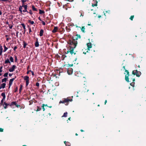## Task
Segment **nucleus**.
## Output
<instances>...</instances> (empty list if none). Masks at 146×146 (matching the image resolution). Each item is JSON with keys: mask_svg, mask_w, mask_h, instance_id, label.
Listing matches in <instances>:
<instances>
[{"mask_svg": "<svg viewBox=\"0 0 146 146\" xmlns=\"http://www.w3.org/2000/svg\"><path fill=\"white\" fill-rule=\"evenodd\" d=\"M68 44L69 45V47L72 48L74 50L77 46L78 42L74 40V37L72 36L68 41Z\"/></svg>", "mask_w": 146, "mask_h": 146, "instance_id": "nucleus-1", "label": "nucleus"}, {"mask_svg": "<svg viewBox=\"0 0 146 146\" xmlns=\"http://www.w3.org/2000/svg\"><path fill=\"white\" fill-rule=\"evenodd\" d=\"M72 100V99H70L68 98H64L62 100L60 101L59 102V104H64L66 105L67 106L69 104L70 101L71 102Z\"/></svg>", "mask_w": 146, "mask_h": 146, "instance_id": "nucleus-2", "label": "nucleus"}, {"mask_svg": "<svg viewBox=\"0 0 146 146\" xmlns=\"http://www.w3.org/2000/svg\"><path fill=\"white\" fill-rule=\"evenodd\" d=\"M132 74L134 75H136L137 77H139L141 74V73L140 71H138L136 70L133 71Z\"/></svg>", "mask_w": 146, "mask_h": 146, "instance_id": "nucleus-3", "label": "nucleus"}, {"mask_svg": "<svg viewBox=\"0 0 146 146\" xmlns=\"http://www.w3.org/2000/svg\"><path fill=\"white\" fill-rule=\"evenodd\" d=\"M74 50L73 48H69V49H68V50H67L66 52H65L66 54H67L69 52L71 54V55H72L73 54H74V55L76 54V52H74Z\"/></svg>", "mask_w": 146, "mask_h": 146, "instance_id": "nucleus-4", "label": "nucleus"}, {"mask_svg": "<svg viewBox=\"0 0 146 146\" xmlns=\"http://www.w3.org/2000/svg\"><path fill=\"white\" fill-rule=\"evenodd\" d=\"M125 72L127 73V74L125 75V80L127 82H129V71L127 70H125Z\"/></svg>", "mask_w": 146, "mask_h": 146, "instance_id": "nucleus-5", "label": "nucleus"}, {"mask_svg": "<svg viewBox=\"0 0 146 146\" xmlns=\"http://www.w3.org/2000/svg\"><path fill=\"white\" fill-rule=\"evenodd\" d=\"M87 46L88 47V50L86 51V52H83V53L84 54H86V52H88V50H90V48L92 47V44L91 42H89L87 44Z\"/></svg>", "mask_w": 146, "mask_h": 146, "instance_id": "nucleus-6", "label": "nucleus"}, {"mask_svg": "<svg viewBox=\"0 0 146 146\" xmlns=\"http://www.w3.org/2000/svg\"><path fill=\"white\" fill-rule=\"evenodd\" d=\"M67 73L69 75H71V74L73 72V70L72 68H67Z\"/></svg>", "mask_w": 146, "mask_h": 146, "instance_id": "nucleus-7", "label": "nucleus"}, {"mask_svg": "<svg viewBox=\"0 0 146 146\" xmlns=\"http://www.w3.org/2000/svg\"><path fill=\"white\" fill-rule=\"evenodd\" d=\"M16 68V66L15 65H13L11 68H10L9 69V71L10 72H13L14 71L15 69Z\"/></svg>", "mask_w": 146, "mask_h": 146, "instance_id": "nucleus-8", "label": "nucleus"}, {"mask_svg": "<svg viewBox=\"0 0 146 146\" xmlns=\"http://www.w3.org/2000/svg\"><path fill=\"white\" fill-rule=\"evenodd\" d=\"M16 78V77H15V78H13L10 80L9 81V85H10V86H11V85H12L13 82V81L15 80V78Z\"/></svg>", "mask_w": 146, "mask_h": 146, "instance_id": "nucleus-9", "label": "nucleus"}, {"mask_svg": "<svg viewBox=\"0 0 146 146\" xmlns=\"http://www.w3.org/2000/svg\"><path fill=\"white\" fill-rule=\"evenodd\" d=\"M89 90L88 89H87L86 87H84L82 89V92H88Z\"/></svg>", "mask_w": 146, "mask_h": 146, "instance_id": "nucleus-10", "label": "nucleus"}, {"mask_svg": "<svg viewBox=\"0 0 146 146\" xmlns=\"http://www.w3.org/2000/svg\"><path fill=\"white\" fill-rule=\"evenodd\" d=\"M73 66V64H66L64 65V67H65V68H68L70 67H72Z\"/></svg>", "mask_w": 146, "mask_h": 146, "instance_id": "nucleus-11", "label": "nucleus"}, {"mask_svg": "<svg viewBox=\"0 0 146 146\" xmlns=\"http://www.w3.org/2000/svg\"><path fill=\"white\" fill-rule=\"evenodd\" d=\"M27 5H25V6H24V9L23 11V12H28V11H27Z\"/></svg>", "mask_w": 146, "mask_h": 146, "instance_id": "nucleus-12", "label": "nucleus"}, {"mask_svg": "<svg viewBox=\"0 0 146 146\" xmlns=\"http://www.w3.org/2000/svg\"><path fill=\"white\" fill-rule=\"evenodd\" d=\"M58 27H54L53 30L52 31V32L53 33H55L57 31V30H58Z\"/></svg>", "mask_w": 146, "mask_h": 146, "instance_id": "nucleus-13", "label": "nucleus"}, {"mask_svg": "<svg viewBox=\"0 0 146 146\" xmlns=\"http://www.w3.org/2000/svg\"><path fill=\"white\" fill-rule=\"evenodd\" d=\"M64 143L65 144L66 146H70V143L68 142H66V141H64Z\"/></svg>", "mask_w": 146, "mask_h": 146, "instance_id": "nucleus-14", "label": "nucleus"}, {"mask_svg": "<svg viewBox=\"0 0 146 146\" xmlns=\"http://www.w3.org/2000/svg\"><path fill=\"white\" fill-rule=\"evenodd\" d=\"M44 31L43 29H41L40 31L39 35L40 36H42L43 35Z\"/></svg>", "mask_w": 146, "mask_h": 146, "instance_id": "nucleus-15", "label": "nucleus"}, {"mask_svg": "<svg viewBox=\"0 0 146 146\" xmlns=\"http://www.w3.org/2000/svg\"><path fill=\"white\" fill-rule=\"evenodd\" d=\"M24 79L26 81L29 80V77L28 76H25L24 77Z\"/></svg>", "mask_w": 146, "mask_h": 146, "instance_id": "nucleus-16", "label": "nucleus"}, {"mask_svg": "<svg viewBox=\"0 0 146 146\" xmlns=\"http://www.w3.org/2000/svg\"><path fill=\"white\" fill-rule=\"evenodd\" d=\"M21 25L22 26L23 28L24 29V34L25 33V32L26 31V28H25V26L24 23H22L21 24Z\"/></svg>", "mask_w": 146, "mask_h": 146, "instance_id": "nucleus-17", "label": "nucleus"}, {"mask_svg": "<svg viewBox=\"0 0 146 146\" xmlns=\"http://www.w3.org/2000/svg\"><path fill=\"white\" fill-rule=\"evenodd\" d=\"M23 47L24 48H25L26 47V46L27 45V44L24 41L23 42Z\"/></svg>", "mask_w": 146, "mask_h": 146, "instance_id": "nucleus-18", "label": "nucleus"}, {"mask_svg": "<svg viewBox=\"0 0 146 146\" xmlns=\"http://www.w3.org/2000/svg\"><path fill=\"white\" fill-rule=\"evenodd\" d=\"M32 8L33 11H37V9L35 8L34 5H32Z\"/></svg>", "mask_w": 146, "mask_h": 146, "instance_id": "nucleus-19", "label": "nucleus"}, {"mask_svg": "<svg viewBox=\"0 0 146 146\" xmlns=\"http://www.w3.org/2000/svg\"><path fill=\"white\" fill-rule=\"evenodd\" d=\"M68 26L69 27H72L73 26H75V25H74V23H68Z\"/></svg>", "mask_w": 146, "mask_h": 146, "instance_id": "nucleus-20", "label": "nucleus"}, {"mask_svg": "<svg viewBox=\"0 0 146 146\" xmlns=\"http://www.w3.org/2000/svg\"><path fill=\"white\" fill-rule=\"evenodd\" d=\"M81 29V30L82 31L83 33H85V28L84 26H82V27L81 28H80Z\"/></svg>", "mask_w": 146, "mask_h": 146, "instance_id": "nucleus-21", "label": "nucleus"}, {"mask_svg": "<svg viewBox=\"0 0 146 146\" xmlns=\"http://www.w3.org/2000/svg\"><path fill=\"white\" fill-rule=\"evenodd\" d=\"M35 46L36 47H38L39 46V44L38 41H36L35 44Z\"/></svg>", "mask_w": 146, "mask_h": 146, "instance_id": "nucleus-22", "label": "nucleus"}, {"mask_svg": "<svg viewBox=\"0 0 146 146\" xmlns=\"http://www.w3.org/2000/svg\"><path fill=\"white\" fill-rule=\"evenodd\" d=\"M22 7H21V6H20L19 8V10L20 12L21 13H22Z\"/></svg>", "mask_w": 146, "mask_h": 146, "instance_id": "nucleus-23", "label": "nucleus"}, {"mask_svg": "<svg viewBox=\"0 0 146 146\" xmlns=\"http://www.w3.org/2000/svg\"><path fill=\"white\" fill-rule=\"evenodd\" d=\"M1 96H3V99H5L6 96L5 95V94L4 93H2L1 94Z\"/></svg>", "mask_w": 146, "mask_h": 146, "instance_id": "nucleus-24", "label": "nucleus"}, {"mask_svg": "<svg viewBox=\"0 0 146 146\" xmlns=\"http://www.w3.org/2000/svg\"><path fill=\"white\" fill-rule=\"evenodd\" d=\"M16 104V102H13L10 103V106H11L14 105H15V104Z\"/></svg>", "mask_w": 146, "mask_h": 146, "instance_id": "nucleus-25", "label": "nucleus"}, {"mask_svg": "<svg viewBox=\"0 0 146 146\" xmlns=\"http://www.w3.org/2000/svg\"><path fill=\"white\" fill-rule=\"evenodd\" d=\"M6 84L5 83H3L2 84H1V86L2 87L3 89H4L5 87Z\"/></svg>", "mask_w": 146, "mask_h": 146, "instance_id": "nucleus-26", "label": "nucleus"}, {"mask_svg": "<svg viewBox=\"0 0 146 146\" xmlns=\"http://www.w3.org/2000/svg\"><path fill=\"white\" fill-rule=\"evenodd\" d=\"M7 80V78H4L2 79L1 80V82H6Z\"/></svg>", "mask_w": 146, "mask_h": 146, "instance_id": "nucleus-27", "label": "nucleus"}, {"mask_svg": "<svg viewBox=\"0 0 146 146\" xmlns=\"http://www.w3.org/2000/svg\"><path fill=\"white\" fill-rule=\"evenodd\" d=\"M39 13L40 14H41L44 13V11H42L40 9L39 10Z\"/></svg>", "mask_w": 146, "mask_h": 146, "instance_id": "nucleus-28", "label": "nucleus"}, {"mask_svg": "<svg viewBox=\"0 0 146 146\" xmlns=\"http://www.w3.org/2000/svg\"><path fill=\"white\" fill-rule=\"evenodd\" d=\"M10 63V62L9 60V59L7 58V60H5V63L7 64V63Z\"/></svg>", "mask_w": 146, "mask_h": 146, "instance_id": "nucleus-29", "label": "nucleus"}, {"mask_svg": "<svg viewBox=\"0 0 146 146\" xmlns=\"http://www.w3.org/2000/svg\"><path fill=\"white\" fill-rule=\"evenodd\" d=\"M66 57H67L64 54H63V55H62V60H64V58Z\"/></svg>", "mask_w": 146, "mask_h": 146, "instance_id": "nucleus-30", "label": "nucleus"}, {"mask_svg": "<svg viewBox=\"0 0 146 146\" xmlns=\"http://www.w3.org/2000/svg\"><path fill=\"white\" fill-rule=\"evenodd\" d=\"M37 109H36V111H40V110H41V108H40L39 107V106H37Z\"/></svg>", "mask_w": 146, "mask_h": 146, "instance_id": "nucleus-31", "label": "nucleus"}, {"mask_svg": "<svg viewBox=\"0 0 146 146\" xmlns=\"http://www.w3.org/2000/svg\"><path fill=\"white\" fill-rule=\"evenodd\" d=\"M22 85H20V87L19 89V91L20 93H21V91L22 90Z\"/></svg>", "mask_w": 146, "mask_h": 146, "instance_id": "nucleus-32", "label": "nucleus"}, {"mask_svg": "<svg viewBox=\"0 0 146 146\" xmlns=\"http://www.w3.org/2000/svg\"><path fill=\"white\" fill-rule=\"evenodd\" d=\"M28 27H29V34L31 35L32 34V31H31V27H29V26H28Z\"/></svg>", "mask_w": 146, "mask_h": 146, "instance_id": "nucleus-33", "label": "nucleus"}, {"mask_svg": "<svg viewBox=\"0 0 146 146\" xmlns=\"http://www.w3.org/2000/svg\"><path fill=\"white\" fill-rule=\"evenodd\" d=\"M80 13H81V15L80 16V17H81V16H84V13L82 11H80Z\"/></svg>", "mask_w": 146, "mask_h": 146, "instance_id": "nucleus-34", "label": "nucleus"}, {"mask_svg": "<svg viewBox=\"0 0 146 146\" xmlns=\"http://www.w3.org/2000/svg\"><path fill=\"white\" fill-rule=\"evenodd\" d=\"M67 116V112H65L64 113L63 115L62 116V117H66Z\"/></svg>", "mask_w": 146, "mask_h": 146, "instance_id": "nucleus-35", "label": "nucleus"}, {"mask_svg": "<svg viewBox=\"0 0 146 146\" xmlns=\"http://www.w3.org/2000/svg\"><path fill=\"white\" fill-rule=\"evenodd\" d=\"M10 60L12 62H13L14 61V59L11 56L10 58Z\"/></svg>", "mask_w": 146, "mask_h": 146, "instance_id": "nucleus-36", "label": "nucleus"}, {"mask_svg": "<svg viewBox=\"0 0 146 146\" xmlns=\"http://www.w3.org/2000/svg\"><path fill=\"white\" fill-rule=\"evenodd\" d=\"M66 30L68 32H69L70 30V28H68L67 26H66Z\"/></svg>", "mask_w": 146, "mask_h": 146, "instance_id": "nucleus-37", "label": "nucleus"}, {"mask_svg": "<svg viewBox=\"0 0 146 146\" xmlns=\"http://www.w3.org/2000/svg\"><path fill=\"white\" fill-rule=\"evenodd\" d=\"M4 49L3 51L4 52H5L8 49V48L5 46V45L4 46Z\"/></svg>", "mask_w": 146, "mask_h": 146, "instance_id": "nucleus-38", "label": "nucleus"}, {"mask_svg": "<svg viewBox=\"0 0 146 146\" xmlns=\"http://www.w3.org/2000/svg\"><path fill=\"white\" fill-rule=\"evenodd\" d=\"M44 106H45V105H44V104H43L42 106V109H43V111H44L45 110V109L44 107Z\"/></svg>", "mask_w": 146, "mask_h": 146, "instance_id": "nucleus-39", "label": "nucleus"}, {"mask_svg": "<svg viewBox=\"0 0 146 146\" xmlns=\"http://www.w3.org/2000/svg\"><path fill=\"white\" fill-rule=\"evenodd\" d=\"M135 82H133L132 83L130 84V85L133 87H134L135 85Z\"/></svg>", "mask_w": 146, "mask_h": 146, "instance_id": "nucleus-40", "label": "nucleus"}, {"mask_svg": "<svg viewBox=\"0 0 146 146\" xmlns=\"http://www.w3.org/2000/svg\"><path fill=\"white\" fill-rule=\"evenodd\" d=\"M76 36L77 37V38H81V36L80 35L77 34Z\"/></svg>", "mask_w": 146, "mask_h": 146, "instance_id": "nucleus-41", "label": "nucleus"}, {"mask_svg": "<svg viewBox=\"0 0 146 146\" xmlns=\"http://www.w3.org/2000/svg\"><path fill=\"white\" fill-rule=\"evenodd\" d=\"M97 3L98 2L96 1V3L94 4H92V6L93 7H94V6H97Z\"/></svg>", "mask_w": 146, "mask_h": 146, "instance_id": "nucleus-42", "label": "nucleus"}, {"mask_svg": "<svg viewBox=\"0 0 146 146\" xmlns=\"http://www.w3.org/2000/svg\"><path fill=\"white\" fill-rule=\"evenodd\" d=\"M4 100H5V99H3V98L2 99V100H1V103H0V104L1 105H3V102Z\"/></svg>", "mask_w": 146, "mask_h": 146, "instance_id": "nucleus-43", "label": "nucleus"}, {"mask_svg": "<svg viewBox=\"0 0 146 146\" xmlns=\"http://www.w3.org/2000/svg\"><path fill=\"white\" fill-rule=\"evenodd\" d=\"M134 18V15H132L131 16L129 19L131 21H132L133 20V18Z\"/></svg>", "mask_w": 146, "mask_h": 146, "instance_id": "nucleus-44", "label": "nucleus"}, {"mask_svg": "<svg viewBox=\"0 0 146 146\" xmlns=\"http://www.w3.org/2000/svg\"><path fill=\"white\" fill-rule=\"evenodd\" d=\"M29 83V80L26 81V86H27Z\"/></svg>", "mask_w": 146, "mask_h": 146, "instance_id": "nucleus-45", "label": "nucleus"}, {"mask_svg": "<svg viewBox=\"0 0 146 146\" xmlns=\"http://www.w3.org/2000/svg\"><path fill=\"white\" fill-rule=\"evenodd\" d=\"M28 0H21V1L22 2V4H24V3L26 2L27 1H28Z\"/></svg>", "mask_w": 146, "mask_h": 146, "instance_id": "nucleus-46", "label": "nucleus"}, {"mask_svg": "<svg viewBox=\"0 0 146 146\" xmlns=\"http://www.w3.org/2000/svg\"><path fill=\"white\" fill-rule=\"evenodd\" d=\"M28 13H29L31 15H32L33 14L32 11L31 10H30L29 12L28 11Z\"/></svg>", "mask_w": 146, "mask_h": 146, "instance_id": "nucleus-47", "label": "nucleus"}, {"mask_svg": "<svg viewBox=\"0 0 146 146\" xmlns=\"http://www.w3.org/2000/svg\"><path fill=\"white\" fill-rule=\"evenodd\" d=\"M4 104L5 105H6L7 106H10V104H7V103H6L5 102H4Z\"/></svg>", "mask_w": 146, "mask_h": 146, "instance_id": "nucleus-48", "label": "nucleus"}, {"mask_svg": "<svg viewBox=\"0 0 146 146\" xmlns=\"http://www.w3.org/2000/svg\"><path fill=\"white\" fill-rule=\"evenodd\" d=\"M8 75V73H5L3 75V76L5 77H7Z\"/></svg>", "mask_w": 146, "mask_h": 146, "instance_id": "nucleus-49", "label": "nucleus"}, {"mask_svg": "<svg viewBox=\"0 0 146 146\" xmlns=\"http://www.w3.org/2000/svg\"><path fill=\"white\" fill-rule=\"evenodd\" d=\"M29 22L32 25H33L34 23L33 21H31V20H29Z\"/></svg>", "mask_w": 146, "mask_h": 146, "instance_id": "nucleus-50", "label": "nucleus"}, {"mask_svg": "<svg viewBox=\"0 0 146 146\" xmlns=\"http://www.w3.org/2000/svg\"><path fill=\"white\" fill-rule=\"evenodd\" d=\"M18 87H16V88H15V90H14V92H17V91H18Z\"/></svg>", "mask_w": 146, "mask_h": 146, "instance_id": "nucleus-51", "label": "nucleus"}, {"mask_svg": "<svg viewBox=\"0 0 146 146\" xmlns=\"http://www.w3.org/2000/svg\"><path fill=\"white\" fill-rule=\"evenodd\" d=\"M15 106H16V107L18 108L19 107H20V106L17 104L16 102V104H15Z\"/></svg>", "mask_w": 146, "mask_h": 146, "instance_id": "nucleus-52", "label": "nucleus"}, {"mask_svg": "<svg viewBox=\"0 0 146 146\" xmlns=\"http://www.w3.org/2000/svg\"><path fill=\"white\" fill-rule=\"evenodd\" d=\"M2 105L4 106V108L5 109L7 108V106L6 105H5L4 104Z\"/></svg>", "mask_w": 146, "mask_h": 146, "instance_id": "nucleus-53", "label": "nucleus"}, {"mask_svg": "<svg viewBox=\"0 0 146 146\" xmlns=\"http://www.w3.org/2000/svg\"><path fill=\"white\" fill-rule=\"evenodd\" d=\"M36 86L37 87H38L39 86V83L38 82H36Z\"/></svg>", "mask_w": 146, "mask_h": 146, "instance_id": "nucleus-54", "label": "nucleus"}, {"mask_svg": "<svg viewBox=\"0 0 146 146\" xmlns=\"http://www.w3.org/2000/svg\"><path fill=\"white\" fill-rule=\"evenodd\" d=\"M42 24L43 25H45L46 24V23H45V22L42 21Z\"/></svg>", "mask_w": 146, "mask_h": 146, "instance_id": "nucleus-55", "label": "nucleus"}, {"mask_svg": "<svg viewBox=\"0 0 146 146\" xmlns=\"http://www.w3.org/2000/svg\"><path fill=\"white\" fill-rule=\"evenodd\" d=\"M3 129L2 128H0V132H3Z\"/></svg>", "mask_w": 146, "mask_h": 146, "instance_id": "nucleus-56", "label": "nucleus"}, {"mask_svg": "<svg viewBox=\"0 0 146 146\" xmlns=\"http://www.w3.org/2000/svg\"><path fill=\"white\" fill-rule=\"evenodd\" d=\"M17 47L16 46H15L13 50L14 51H15L16 49L17 48Z\"/></svg>", "mask_w": 146, "mask_h": 146, "instance_id": "nucleus-57", "label": "nucleus"}, {"mask_svg": "<svg viewBox=\"0 0 146 146\" xmlns=\"http://www.w3.org/2000/svg\"><path fill=\"white\" fill-rule=\"evenodd\" d=\"M9 0H0V1H2L3 2H7L9 1Z\"/></svg>", "mask_w": 146, "mask_h": 146, "instance_id": "nucleus-58", "label": "nucleus"}, {"mask_svg": "<svg viewBox=\"0 0 146 146\" xmlns=\"http://www.w3.org/2000/svg\"><path fill=\"white\" fill-rule=\"evenodd\" d=\"M3 67L1 66L0 68V73L1 72H2V68Z\"/></svg>", "mask_w": 146, "mask_h": 146, "instance_id": "nucleus-59", "label": "nucleus"}, {"mask_svg": "<svg viewBox=\"0 0 146 146\" xmlns=\"http://www.w3.org/2000/svg\"><path fill=\"white\" fill-rule=\"evenodd\" d=\"M78 39V38H77V37L76 36V37H74V40H75V41H77V40Z\"/></svg>", "mask_w": 146, "mask_h": 146, "instance_id": "nucleus-60", "label": "nucleus"}, {"mask_svg": "<svg viewBox=\"0 0 146 146\" xmlns=\"http://www.w3.org/2000/svg\"><path fill=\"white\" fill-rule=\"evenodd\" d=\"M31 73H32V75L33 76H34L35 75V74H34V73L33 72V71H32L31 70Z\"/></svg>", "mask_w": 146, "mask_h": 146, "instance_id": "nucleus-61", "label": "nucleus"}, {"mask_svg": "<svg viewBox=\"0 0 146 146\" xmlns=\"http://www.w3.org/2000/svg\"><path fill=\"white\" fill-rule=\"evenodd\" d=\"M9 29H12V27H13V26L12 25H11V26H10V25H9Z\"/></svg>", "mask_w": 146, "mask_h": 146, "instance_id": "nucleus-62", "label": "nucleus"}, {"mask_svg": "<svg viewBox=\"0 0 146 146\" xmlns=\"http://www.w3.org/2000/svg\"><path fill=\"white\" fill-rule=\"evenodd\" d=\"M0 50L2 51V50H3L2 46H0Z\"/></svg>", "mask_w": 146, "mask_h": 146, "instance_id": "nucleus-63", "label": "nucleus"}, {"mask_svg": "<svg viewBox=\"0 0 146 146\" xmlns=\"http://www.w3.org/2000/svg\"><path fill=\"white\" fill-rule=\"evenodd\" d=\"M17 60V58L16 56H15V62H16Z\"/></svg>", "mask_w": 146, "mask_h": 146, "instance_id": "nucleus-64", "label": "nucleus"}]
</instances>
